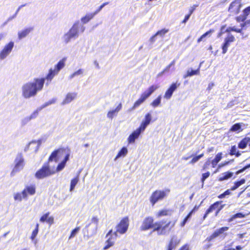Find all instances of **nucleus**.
<instances>
[{
  "label": "nucleus",
  "instance_id": "nucleus-1",
  "mask_svg": "<svg viewBox=\"0 0 250 250\" xmlns=\"http://www.w3.org/2000/svg\"><path fill=\"white\" fill-rule=\"evenodd\" d=\"M176 222V220L167 221L166 220L154 222L152 216H148L143 220L140 229L145 231L152 229L153 231H156L158 235H165L172 230Z\"/></svg>",
  "mask_w": 250,
  "mask_h": 250
},
{
  "label": "nucleus",
  "instance_id": "nucleus-2",
  "mask_svg": "<svg viewBox=\"0 0 250 250\" xmlns=\"http://www.w3.org/2000/svg\"><path fill=\"white\" fill-rule=\"evenodd\" d=\"M44 78H35L33 82L25 83L22 87V96L25 98L34 97L43 88Z\"/></svg>",
  "mask_w": 250,
  "mask_h": 250
},
{
  "label": "nucleus",
  "instance_id": "nucleus-3",
  "mask_svg": "<svg viewBox=\"0 0 250 250\" xmlns=\"http://www.w3.org/2000/svg\"><path fill=\"white\" fill-rule=\"evenodd\" d=\"M158 88L159 86L157 84H152L149 86L146 90L141 94L140 97L135 102L131 109H135L139 107Z\"/></svg>",
  "mask_w": 250,
  "mask_h": 250
},
{
  "label": "nucleus",
  "instance_id": "nucleus-4",
  "mask_svg": "<svg viewBox=\"0 0 250 250\" xmlns=\"http://www.w3.org/2000/svg\"><path fill=\"white\" fill-rule=\"evenodd\" d=\"M81 32H83L85 27L80 24L79 21L75 22L67 33L64 35V41L65 43L68 42L72 38L78 36L79 29Z\"/></svg>",
  "mask_w": 250,
  "mask_h": 250
},
{
  "label": "nucleus",
  "instance_id": "nucleus-5",
  "mask_svg": "<svg viewBox=\"0 0 250 250\" xmlns=\"http://www.w3.org/2000/svg\"><path fill=\"white\" fill-rule=\"evenodd\" d=\"M56 171L52 169L49 163L46 162L38 170L35 174V177L38 179H42L54 174Z\"/></svg>",
  "mask_w": 250,
  "mask_h": 250
},
{
  "label": "nucleus",
  "instance_id": "nucleus-6",
  "mask_svg": "<svg viewBox=\"0 0 250 250\" xmlns=\"http://www.w3.org/2000/svg\"><path fill=\"white\" fill-rule=\"evenodd\" d=\"M250 26V20H247L246 21L242 22L240 24V28H237L235 26L232 27H228L224 31L223 30L226 27V25H224L221 26L220 32L218 33V37H220L224 33H227L228 34L230 33L231 31H233L236 33H240L243 34V33L242 32L243 30L246 29L247 27Z\"/></svg>",
  "mask_w": 250,
  "mask_h": 250
},
{
  "label": "nucleus",
  "instance_id": "nucleus-7",
  "mask_svg": "<svg viewBox=\"0 0 250 250\" xmlns=\"http://www.w3.org/2000/svg\"><path fill=\"white\" fill-rule=\"evenodd\" d=\"M169 192L170 190L169 189H166L164 190H155L154 191L149 197L151 205L153 206L159 201L164 199Z\"/></svg>",
  "mask_w": 250,
  "mask_h": 250
},
{
  "label": "nucleus",
  "instance_id": "nucleus-8",
  "mask_svg": "<svg viewBox=\"0 0 250 250\" xmlns=\"http://www.w3.org/2000/svg\"><path fill=\"white\" fill-rule=\"evenodd\" d=\"M222 201H218L210 205L204 214L203 219L205 220L209 214L213 212H214L215 216H218L220 211L225 206V204H222Z\"/></svg>",
  "mask_w": 250,
  "mask_h": 250
},
{
  "label": "nucleus",
  "instance_id": "nucleus-9",
  "mask_svg": "<svg viewBox=\"0 0 250 250\" xmlns=\"http://www.w3.org/2000/svg\"><path fill=\"white\" fill-rule=\"evenodd\" d=\"M129 225V217H124L116 226V230L114 231V234L122 235L125 233L128 229Z\"/></svg>",
  "mask_w": 250,
  "mask_h": 250
},
{
  "label": "nucleus",
  "instance_id": "nucleus-10",
  "mask_svg": "<svg viewBox=\"0 0 250 250\" xmlns=\"http://www.w3.org/2000/svg\"><path fill=\"white\" fill-rule=\"evenodd\" d=\"M117 236L118 234H114L112 229H110L105 235V237L107 238V239L105 241L103 250H106L113 247L115 244Z\"/></svg>",
  "mask_w": 250,
  "mask_h": 250
},
{
  "label": "nucleus",
  "instance_id": "nucleus-11",
  "mask_svg": "<svg viewBox=\"0 0 250 250\" xmlns=\"http://www.w3.org/2000/svg\"><path fill=\"white\" fill-rule=\"evenodd\" d=\"M242 0H234L229 4L228 8V12L230 15H237L240 11L242 7Z\"/></svg>",
  "mask_w": 250,
  "mask_h": 250
},
{
  "label": "nucleus",
  "instance_id": "nucleus-12",
  "mask_svg": "<svg viewBox=\"0 0 250 250\" xmlns=\"http://www.w3.org/2000/svg\"><path fill=\"white\" fill-rule=\"evenodd\" d=\"M64 151V149L62 147L55 149L51 153L47 162L49 163L52 161H54L56 163L58 162Z\"/></svg>",
  "mask_w": 250,
  "mask_h": 250
},
{
  "label": "nucleus",
  "instance_id": "nucleus-13",
  "mask_svg": "<svg viewBox=\"0 0 250 250\" xmlns=\"http://www.w3.org/2000/svg\"><path fill=\"white\" fill-rule=\"evenodd\" d=\"M15 165L11 172V175H14L15 173L22 169L24 166V159L21 155L20 154L15 159Z\"/></svg>",
  "mask_w": 250,
  "mask_h": 250
},
{
  "label": "nucleus",
  "instance_id": "nucleus-14",
  "mask_svg": "<svg viewBox=\"0 0 250 250\" xmlns=\"http://www.w3.org/2000/svg\"><path fill=\"white\" fill-rule=\"evenodd\" d=\"M235 41V37L231 33L228 34L222 45V54H225L227 52L228 47L230 46V43L233 42Z\"/></svg>",
  "mask_w": 250,
  "mask_h": 250
},
{
  "label": "nucleus",
  "instance_id": "nucleus-15",
  "mask_svg": "<svg viewBox=\"0 0 250 250\" xmlns=\"http://www.w3.org/2000/svg\"><path fill=\"white\" fill-rule=\"evenodd\" d=\"M236 21L238 22H244L247 20H250V6L245 8L242 12V14L235 18Z\"/></svg>",
  "mask_w": 250,
  "mask_h": 250
},
{
  "label": "nucleus",
  "instance_id": "nucleus-16",
  "mask_svg": "<svg viewBox=\"0 0 250 250\" xmlns=\"http://www.w3.org/2000/svg\"><path fill=\"white\" fill-rule=\"evenodd\" d=\"M180 83L177 82L172 83L166 91L164 95V98L168 100L170 99L174 91L180 86Z\"/></svg>",
  "mask_w": 250,
  "mask_h": 250
},
{
  "label": "nucleus",
  "instance_id": "nucleus-17",
  "mask_svg": "<svg viewBox=\"0 0 250 250\" xmlns=\"http://www.w3.org/2000/svg\"><path fill=\"white\" fill-rule=\"evenodd\" d=\"M14 45L13 42H10L6 44L0 52V59H4L11 52Z\"/></svg>",
  "mask_w": 250,
  "mask_h": 250
},
{
  "label": "nucleus",
  "instance_id": "nucleus-18",
  "mask_svg": "<svg viewBox=\"0 0 250 250\" xmlns=\"http://www.w3.org/2000/svg\"><path fill=\"white\" fill-rule=\"evenodd\" d=\"M36 187L35 185L26 186L22 190V193L27 199L28 195H33L36 193Z\"/></svg>",
  "mask_w": 250,
  "mask_h": 250
},
{
  "label": "nucleus",
  "instance_id": "nucleus-19",
  "mask_svg": "<svg viewBox=\"0 0 250 250\" xmlns=\"http://www.w3.org/2000/svg\"><path fill=\"white\" fill-rule=\"evenodd\" d=\"M180 240L176 236H172L170 238L167 246L166 250H173L180 244Z\"/></svg>",
  "mask_w": 250,
  "mask_h": 250
},
{
  "label": "nucleus",
  "instance_id": "nucleus-20",
  "mask_svg": "<svg viewBox=\"0 0 250 250\" xmlns=\"http://www.w3.org/2000/svg\"><path fill=\"white\" fill-rule=\"evenodd\" d=\"M50 212H48L43 214L40 219V221L42 223L46 222L50 226L52 225L54 222V219L53 216H49Z\"/></svg>",
  "mask_w": 250,
  "mask_h": 250
},
{
  "label": "nucleus",
  "instance_id": "nucleus-21",
  "mask_svg": "<svg viewBox=\"0 0 250 250\" xmlns=\"http://www.w3.org/2000/svg\"><path fill=\"white\" fill-rule=\"evenodd\" d=\"M141 131L137 128L128 137L127 141L129 144L134 143L135 140L138 138Z\"/></svg>",
  "mask_w": 250,
  "mask_h": 250
},
{
  "label": "nucleus",
  "instance_id": "nucleus-22",
  "mask_svg": "<svg viewBox=\"0 0 250 250\" xmlns=\"http://www.w3.org/2000/svg\"><path fill=\"white\" fill-rule=\"evenodd\" d=\"M77 96V93L76 92L73 93H68L65 98L63 99L62 101L63 104H67L70 103L73 100L76 98Z\"/></svg>",
  "mask_w": 250,
  "mask_h": 250
},
{
  "label": "nucleus",
  "instance_id": "nucleus-23",
  "mask_svg": "<svg viewBox=\"0 0 250 250\" xmlns=\"http://www.w3.org/2000/svg\"><path fill=\"white\" fill-rule=\"evenodd\" d=\"M248 145L250 146V138L245 137L239 142L238 147L240 149H245Z\"/></svg>",
  "mask_w": 250,
  "mask_h": 250
},
{
  "label": "nucleus",
  "instance_id": "nucleus-24",
  "mask_svg": "<svg viewBox=\"0 0 250 250\" xmlns=\"http://www.w3.org/2000/svg\"><path fill=\"white\" fill-rule=\"evenodd\" d=\"M69 158V154L67 153L65 155L63 160L58 165L56 170H55L56 172L60 171L64 168L66 165V163L68 160Z\"/></svg>",
  "mask_w": 250,
  "mask_h": 250
},
{
  "label": "nucleus",
  "instance_id": "nucleus-25",
  "mask_svg": "<svg viewBox=\"0 0 250 250\" xmlns=\"http://www.w3.org/2000/svg\"><path fill=\"white\" fill-rule=\"evenodd\" d=\"M33 28L32 27H28L24 29L23 30L18 32V38L21 40L23 38L26 37L30 32L32 31Z\"/></svg>",
  "mask_w": 250,
  "mask_h": 250
},
{
  "label": "nucleus",
  "instance_id": "nucleus-26",
  "mask_svg": "<svg viewBox=\"0 0 250 250\" xmlns=\"http://www.w3.org/2000/svg\"><path fill=\"white\" fill-rule=\"evenodd\" d=\"M233 173L229 171L223 172L218 177V180L219 181H223L228 180L229 179L232 177Z\"/></svg>",
  "mask_w": 250,
  "mask_h": 250
},
{
  "label": "nucleus",
  "instance_id": "nucleus-27",
  "mask_svg": "<svg viewBox=\"0 0 250 250\" xmlns=\"http://www.w3.org/2000/svg\"><path fill=\"white\" fill-rule=\"evenodd\" d=\"M171 210L168 209H162L159 210L156 213V217L160 218L162 216H167L171 214Z\"/></svg>",
  "mask_w": 250,
  "mask_h": 250
},
{
  "label": "nucleus",
  "instance_id": "nucleus-28",
  "mask_svg": "<svg viewBox=\"0 0 250 250\" xmlns=\"http://www.w3.org/2000/svg\"><path fill=\"white\" fill-rule=\"evenodd\" d=\"M243 129L242 128L241 123H236L233 125L229 129L230 132H235L237 133H240L242 131Z\"/></svg>",
  "mask_w": 250,
  "mask_h": 250
},
{
  "label": "nucleus",
  "instance_id": "nucleus-29",
  "mask_svg": "<svg viewBox=\"0 0 250 250\" xmlns=\"http://www.w3.org/2000/svg\"><path fill=\"white\" fill-rule=\"evenodd\" d=\"M58 72L55 69H53L52 68H50L49 70V72L46 76L45 79H46L48 81L50 82L52 79L54 78V77L56 75Z\"/></svg>",
  "mask_w": 250,
  "mask_h": 250
},
{
  "label": "nucleus",
  "instance_id": "nucleus-30",
  "mask_svg": "<svg viewBox=\"0 0 250 250\" xmlns=\"http://www.w3.org/2000/svg\"><path fill=\"white\" fill-rule=\"evenodd\" d=\"M229 228L228 227H221L213 232V234L216 238L218 237L219 235L224 234V232L227 231L229 229Z\"/></svg>",
  "mask_w": 250,
  "mask_h": 250
},
{
  "label": "nucleus",
  "instance_id": "nucleus-31",
  "mask_svg": "<svg viewBox=\"0 0 250 250\" xmlns=\"http://www.w3.org/2000/svg\"><path fill=\"white\" fill-rule=\"evenodd\" d=\"M200 74V67L196 70H188L186 74L184 76V78L191 77L193 75H197Z\"/></svg>",
  "mask_w": 250,
  "mask_h": 250
},
{
  "label": "nucleus",
  "instance_id": "nucleus-32",
  "mask_svg": "<svg viewBox=\"0 0 250 250\" xmlns=\"http://www.w3.org/2000/svg\"><path fill=\"white\" fill-rule=\"evenodd\" d=\"M65 61L66 59L64 58L61 60L55 65L54 69L59 73L60 70L64 67Z\"/></svg>",
  "mask_w": 250,
  "mask_h": 250
},
{
  "label": "nucleus",
  "instance_id": "nucleus-33",
  "mask_svg": "<svg viewBox=\"0 0 250 250\" xmlns=\"http://www.w3.org/2000/svg\"><path fill=\"white\" fill-rule=\"evenodd\" d=\"M95 13H93L87 14L84 17L82 18L81 21L83 23H86L88 22L90 20L92 19L93 17L95 16Z\"/></svg>",
  "mask_w": 250,
  "mask_h": 250
},
{
  "label": "nucleus",
  "instance_id": "nucleus-34",
  "mask_svg": "<svg viewBox=\"0 0 250 250\" xmlns=\"http://www.w3.org/2000/svg\"><path fill=\"white\" fill-rule=\"evenodd\" d=\"M127 149L125 147H123L118 152V154H117L115 158V160H116L119 157L125 156L127 154Z\"/></svg>",
  "mask_w": 250,
  "mask_h": 250
},
{
  "label": "nucleus",
  "instance_id": "nucleus-35",
  "mask_svg": "<svg viewBox=\"0 0 250 250\" xmlns=\"http://www.w3.org/2000/svg\"><path fill=\"white\" fill-rule=\"evenodd\" d=\"M229 154L230 155H235L236 157H239L241 155V153L238 150H237L235 145L231 146Z\"/></svg>",
  "mask_w": 250,
  "mask_h": 250
},
{
  "label": "nucleus",
  "instance_id": "nucleus-36",
  "mask_svg": "<svg viewBox=\"0 0 250 250\" xmlns=\"http://www.w3.org/2000/svg\"><path fill=\"white\" fill-rule=\"evenodd\" d=\"M245 217V215L241 212L237 213L232 216H230L229 218L228 219V221L229 222H232L235 219L237 218H242Z\"/></svg>",
  "mask_w": 250,
  "mask_h": 250
},
{
  "label": "nucleus",
  "instance_id": "nucleus-37",
  "mask_svg": "<svg viewBox=\"0 0 250 250\" xmlns=\"http://www.w3.org/2000/svg\"><path fill=\"white\" fill-rule=\"evenodd\" d=\"M162 96L161 95H159L155 99H154L151 103V105L153 107H156L158 106L161 102Z\"/></svg>",
  "mask_w": 250,
  "mask_h": 250
},
{
  "label": "nucleus",
  "instance_id": "nucleus-38",
  "mask_svg": "<svg viewBox=\"0 0 250 250\" xmlns=\"http://www.w3.org/2000/svg\"><path fill=\"white\" fill-rule=\"evenodd\" d=\"M14 199L15 201H21L23 199H27L26 197H24L22 191L21 192H17L14 195Z\"/></svg>",
  "mask_w": 250,
  "mask_h": 250
},
{
  "label": "nucleus",
  "instance_id": "nucleus-39",
  "mask_svg": "<svg viewBox=\"0 0 250 250\" xmlns=\"http://www.w3.org/2000/svg\"><path fill=\"white\" fill-rule=\"evenodd\" d=\"M245 183V180L244 179H242L240 181L235 182L234 183V185L233 186L231 187V189L232 190H234L236 189L238 187H239L241 185H243Z\"/></svg>",
  "mask_w": 250,
  "mask_h": 250
},
{
  "label": "nucleus",
  "instance_id": "nucleus-40",
  "mask_svg": "<svg viewBox=\"0 0 250 250\" xmlns=\"http://www.w3.org/2000/svg\"><path fill=\"white\" fill-rule=\"evenodd\" d=\"M204 156V153H202L198 155L194 156L192 157L191 160L189 161V163L191 165L194 164L195 163L198 162L199 159L203 157Z\"/></svg>",
  "mask_w": 250,
  "mask_h": 250
},
{
  "label": "nucleus",
  "instance_id": "nucleus-41",
  "mask_svg": "<svg viewBox=\"0 0 250 250\" xmlns=\"http://www.w3.org/2000/svg\"><path fill=\"white\" fill-rule=\"evenodd\" d=\"M214 32V29H209L208 31H207L204 34H203L200 37H199L197 39V42L198 43L200 42L201 41H203V40L204 38H205L206 37H207L210 34L213 33Z\"/></svg>",
  "mask_w": 250,
  "mask_h": 250
},
{
  "label": "nucleus",
  "instance_id": "nucleus-42",
  "mask_svg": "<svg viewBox=\"0 0 250 250\" xmlns=\"http://www.w3.org/2000/svg\"><path fill=\"white\" fill-rule=\"evenodd\" d=\"M79 181V178L78 176H76L73 178L70 183V191H72L74 188H75V187L77 185Z\"/></svg>",
  "mask_w": 250,
  "mask_h": 250
},
{
  "label": "nucleus",
  "instance_id": "nucleus-43",
  "mask_svg": "<svg viewBox=\"0 0 250 250\" xmlns=\"http://www.w3.org/2000/svg\"><path fill=\"white\" fill-rule=\"evenodd\" d=\"M39 224H37L36 225V227L35 229L33 230L32 234L30 236V238L31 240H33L37 236L38 232H39Z\"/></svg>",
  "mask_w": 250,
  "mask_h": 250
},
{
  "label": "nucleus",
  "instance_id": "nucleus-44",
  "mask_svg": "<svg viewBox=\"0 0 250 250\" xmlns=\"http://www.w3.org/2000/svg\"><path fill=\"white\" fill-rule=\"evenodd\" d=\"M175 62H176V61L175 60H173L169 64H168V65H167L165 68V69H164V70L161 72L160 73H159L158 74V76H160L161 75H162L165 72H166V71H168L170 68V67L172 66V65H174L175 63Z\"/></svg>",
  "mask_w": 250,
  "mask_h": 250
},
{
  "label": "nucleus",
  "instance_id": "nucleus-45",
  "mask_svg": "<svg viewBox=\"0 0 250 250\" xmlns=\"http://www.w3.org/2000/svg\"><path fill=\"white\" fill-rule=\"evenodd\" d=\"M231 190H232L231 188L226 190L223 193L219 194L218 196V198L219 199H223L224 198L226 197V196L230 195L231 193Z\"/></svg>",
  "mask_w": 250,
  "mask_h": 250
},
{
  "label": "nucleus",
  "instance_id": "nucleus-46",
  "mask_svg": "<svg viewBox=\"0 0 250 250\" xmlns=\"http://www.w3.org/2000/svg\"><path fill=\"white\" fill-rule=\"evenodd\" d=\"M210 175V172L209 171H207L205 173H202V176L201 178V182L204 184L205 181L209 177Z\"/></svg>",
  "mask_w": 250,
  "mask_h": 250
},
{
  "label": "nucleus",
  "instance_id": "nucleus-47",
  "mask_svg": "<svg viewBox=\"0 0 250 250\" xmlns=\"http://www.w3.org/2000/svg\"><path fill=\"white\" fill-rule=\"evenodd\" d=\"M168 32V29L163 28L161 30L158 31L156 33L155 35H159L161 37H163Z\"/></svg>",
  "mask_w": 250,
  "mask_h": 250
},
{
  "label": "nucleus",
  "instance_id": "nucleus-48",
  "mask_svg": "<svg viewBox=\"0 0 250 250\" xmlns=\"http://www.w3.org/2000/svg\"><path fill=\"white\" fill-rule=\"evenodd\" d=\"M80 227H77L75 228L74 229H73L70 233V234L69 236V239H70L74 237L76 235L77 233L80 230Z\"/></svg>",
  "mask_w": 250,
  "mask_h": 250
},
{
  "label": "nucleus",
  "instance_id": "nucleus-49",
  "mask_svg": "<svg viewBox=\"0 0 250 250\" xmlns=\"http://www.w3.org/2000/svg\"><path fill=\"white\" fill-rule=\"evenodd\" d=\"M191 216L188 214L187 216L184 218L183 220L180 223V226L181 227L185 226L187 222L190 219Z\"/></svg>",
  "mask_w": 250,
  "mask_h": 250
},
{
  "label": "nucleus",
  "instance_id": "nucleus-50",
  "mask_svg": "<svg viewBox=\"0 0 250 250\" xmlns=\"http://www.w3.org/2000/svg\"><path fill=\"white\" fill-rule=\"evenodd\" d=\"M148 125V124L143 120L138 129L142 132L145 130L146 128Z\"/></svg>",
  "mask_w": 250,
  "mask_h": 250
},
{
  "label": "nucleus",
  "instance_id": "nucleus-51",
  "mask_svg": "<svg viewBox=\"0 0 250 250\" xmlns=\"http://www.w3.org/2000/svg\"><path fill=\"white\" fill-rule=\"evenodd\" d=\"M117 112L116 111L115 109L110 110L108 112L107 114V116L108 118L110 119H112L114 116L117 115Z\"/></svg>",
  "mask_w": 250,
  "mask_h": 250
},
{
  "label": "nucleus",
  "instance_id": "nucleus-52",
  "mask_svg": "<svg viewBox=\"0 0 250 250\" xmlns=\"http://www.w3.org/2000/svg\"><path fill=\"white\" fill-rule=\"evenodd\" d=\"M210 164V159L208 158L204 164V165L202 167V170H205L207 169H208Z\"/></svg>",
  "mask_w": 250,
  "mask_h": 250
},
{
  "label": "nucleus",
  "instance_id": "nucleus-53",
  "mask_svg": "<svg viewBox=\"0 0 250 250\" xmlns=\"http://www.w3.org/2000/svg\"><path fill=\"white\" fill-rule=\"evenodd\" d=\"M151 115L150 113H148L146 114L144 121L149 124L151 121Z\"/></svg>",
  "mask_w": 250,
  "mask_h": 250
},
{
  "label": "nucleus",
  "instance_id": "nucleus-54",
  "mask_svg": "<svg viewBox=\"0 0 250 250\" xmlns=\"http://www.w3.org/2000/svg\"><path fill=\"white\" fill-rule=\"evenodd\" d=\"M200 207V205H195L193 208L188 213L191 216L192 215V214L194 213L196 211H197Z\"/></svg>",
  "mask_w": 250,
  "mask_h": 250
},
{
  "label": "nucleus",
  "instance_id": "nucleus-55",
  "mask_svg": "<svg viewBox=\"0 0 250 250\" xmlns=\"http://www.w3.org/2000/svg\"><path fill=\"white\" fill-rule=\"evenodd\" d=\"M250 167V164H248L246 166H245L244 167H243V168H242L241 169L237 170L236 172H235V174L236 175L239 174V173H241L242 172H243L244 170H245L246 169H247V168H249Z\"/></svg>",
  "mask_w": 250,
  "mask_h": 250
},
{
  "label": "nucleus",
  "instance_id": "nucleus-56",
  "mask_svg": "<svg viewBox=\"0 0 250 250\" xmlns=\"http://www.w3.org/2000/svg\"><path fill=\"white\" fill-rule=\"evenodd\" d=\"M83 73V70L82 69H80L78 70L77 71H75V72H74L71 75V78H72L74 76H76V75L82 74Z\"/></svg>",
  "mask_w": 250,
  "mask_h": 250
},
{
  "label": "nucleus",
  "instance_id": "nucleus-57",
  "mask_svg": "<svg viewBox=\"0 0 250 250\" xmlns=\"http://www.w3.org/2000/svg\"><path fill=\"white\" fill-rule=\"evenodd\" d=\"M216 237H215V236L214 235V234L212 233L210 235H209V236L207 237V238L205 239V241L209 242L211 241L212 240H213Z\"/></svg>",
  "mask_w": 250,
  "mask_h": 250
},
{
  "label": "nucleus",
  "instance_id": "nucleus-58",
  "mask_svg": "<svg viewBox=\"0 0 250 250\" xmlns=\"http://www.w3.org/2000/svg\"><path fill=\"white\" fill-rule=\"evenodd\" d=\"M108 4V2H104V3H103L96 10L95 12H94L93 13H95V15L96 14H97L99 12H100L102 9L106 5Z\"/></svg>",
  "mask_w": 250,
  "mask_h": 250
},
{
  "label": "nucleus",
  "instance_id": "nucleus-59",
  "mask_svg": "<svg viewBox=\"0 0 250 250\" xmlns=\"http://www.w3.org/2000/svg\"><path fill=\"white\" fill-rule=\"evenodd\" d=\"M219 162L218 160H217V159L215 158L213 159L211 161H210V164H211L212 167H215Z\"/></svg>",
  "mask_w": 250,
  "mask_h": 250
},
{
  "label": "nucleus",
  "instance_id": "nucleus-60",
  "mask_svg": "<svg viewBox=\"0 0 250 250\" xmlns=\"http://www.w3.org/2000/svg\"><path fill=\"white\" fill-rule=\"evenodd\" d=\"M219 162L218 160H217V159L215 158L213 159L211 161H210V164H211L212 167H215Z\"/></svg>",
  "mask_w": 250,
  "mask_h": 250
},
{
  "label": "nucleus",
  "instance_id": "nucleus-61",
  "mask_svg": "<svg viewBox=\"0 0 250 250\" xmlns=\"http://www.w3.org/2000/svg\"><path fill=\"white\" fill-rule=\"evenodd\" d=\"M197 6H198V5L195 4V5H193L192 7H191L190 8L189 10L188 14L191 16V14L194 11V10L196 9V7Z\"/></svg>",
  "mask_w": 250,
  "mask_h": 250
},
{
  "label": "nucleus",
  "instance_id": "nucleus-62",
  "mask_svg": "<svg viewBox=\"0 0 250 250\" xmlns=\"http://www.w3.org/2000/svg\"><path fill=\"white\" fill-rule=\"evenodd\" d=\"M178 250H190L189 245L186 244L180 247Z\"/></svg>",
  "mask_w": 250,
  "mask_h": 250
},
{
  "label": "nucleus",
  "instance_id": "nucleus-63",
  "mask_svg": "<svg viewBox=\"0 0 250 250\" xmlns=\"http://www.w3.org/2000/svg\"><path fill=\"white\" fill-rule=\"evenodd\" d=\"M91 222L97 225L99 222V218L97 216H93L91 219Z\"/></svg>",
  "mask_w": 250,
  "mask_h": 250
},
{
  "label": "nucleus",
  "instance_id": "nucleus-64",
  "mask_svg": "<svg viewBox=\"0 0 250 250\" xmlns=\"http://www.w3.org/2000/svg\"><path fill=\"white\" fill-rule=\"evenodd\" d=\"M222 158V153L221 152H219L216 155L215 157L214 158L217 159V160H218L219 162H220V161L221 160Z\"/></svg>",
  "mask_w": 250,
  "mask_h": 250
}]
</instances>
